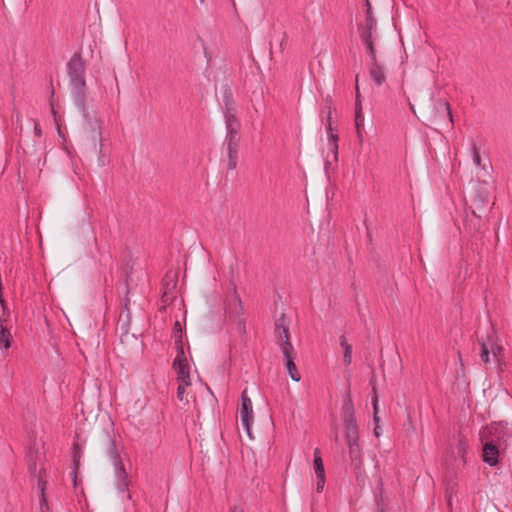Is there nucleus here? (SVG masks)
Returning a JSON list of instances; mask_svg holds the SVG:
<instances>
[{"instance_id":"nucleus-1","label":"nucleus","mask_w":512,"mask_h":512,"mask_svg":"<svg viewBox=\"0 0 512 512\" xmlns=\"http://www.w3.org/2000/svg\"><path fill=\"white\" fill-rule=\"evenodd\" d=\"M365 21L357 25L359 37L365 48L369 63V76L377 85L381 86L386 82V74L383 65L377 60L375 45L379 40L377 20L373 16L372 8L368 0H366Z\"/></svg>"},{"instance_id":"nucleus-2","label":"nucleus","mask_w":512,"mask_h":512,"mask_svg":"<svg viewBox=\"0 0 512 512\" xmlns=\"http://www.w3.org/2000/svg\"><path fill=\"white\" fill-rule=\"evenodd\" d=\"M223 115L225 119V144L228 153V168L234 170L238 163L239 129L240 123L235 115V103L232 94L225 91L223 94Z\"/></svg>"},{"instance_id":"nucleus-3","label":"nucleus","mask_w":512,"mask_h":512,"mask_svg":"<svg viewBox=\"0 0 512 512\" xmlns=\"http://www.w3.org/2000/svg\"><path fill=\"white\" fill-rule=\"evenodd\" d=\"M72 102L78 112L86 117L85 66L80 54L75 53L66 64Z\"/></svg>"},{"instance_id":"nucleus-4","label":"nucleus","mask_w":512,"mask_h":512,"mask_svg":"<svg viewBox=\"0 0 512 512\" xmlns=\"http://www.w3.org/2000/svg\"><path fill=\"white\" fill-rule=\"evenodd\" d=\"M108 456L113 467V483L116 491L123 495V498L131 500L132 497L128 493L130 486V478L124 466L120 453L117 450L114 441H111L108 446Z\"/></svg>"},{"instance_id":"nucleus-5","label":"nucleus","mask_w":512,"mask_h":512,"mask_svg":"<svg viewBox=\"0 0 512 512\" xmlns=\"http://www.w3.org/2000/svg\"><path fill=\"white\" fill-rule=\"evenodd\" d=\"M85 119L84 125V137L89 143L92 150H101L103 148V136H102V122L98 118H88L82 115Z\"/></svg>"},{"instance_id":"nucleus-6","label":"nucleus","mask_w":512,"mask_h":512,"mask_svg":"<svg viewBox=\"0 0 512 512\" xmlns=\"http://www.w3.org/2000/svg\"><path fill=\"white\" fill-rule=\"evenodd\" d=\"M241 425L249 438H252L251 425L254 420L253 404L246 390L241 393V406L239 407Z\"/></svg>"},{"instance_id":"nucleus-7","label":"nucleus","mask_w":512,"mask_h":512,"mask_svg":"<svg viewBox=\"0 0 512 512\" xmlns=\"http://www.w3.org/2000/svg\"><path fill=\"white\" fill-rule=\"evenodd\" d=\"M173 368L177 373V380L185 385H190V373L187 358L182 345H178L177 354L173 361Z\"/></svg>"},{"instance_id":"nucleus-8","label":"nucleus","mask_w":512,"mask_h":512,"mask_svg":"<svg viewBox=\"0 0 512 512\" xmlns=\"http://www.w3.org/2000/svg\"><path fill=\"white\" fill-rule=\"evenodd\" d=\"M345 440L351 461L360 464L362 459V449L359 444L358 427L345 429Z\"/></svg>"},{"instance_id":"nucleus-9","label":"nucleus","mask_w":512,"mask_h":512,"mask_svg":"<svg viewBox=\"0 0 512 512\" xmlns=\"http://www.w3.org/2000/svg\"><path fill=\"white\" fill-rule=\"evenodd\" d=\"M277 343L284 359L294 358V348L289 341L288 329L282 323H276Z\"/></svg>"},{"instance_id":"nucleus-10","label":"nucleus","mask_w":512,"mask_h":512,"mask_svg":"<svg viewBox=\"0 0 512 512\" xmlns=\"http://www.w3.org/2000/svg\"><path fill=\"white\" fill-rule=\"evenodd\" d=\"M342 414H343V422H344L345 429L358 427L356 418H355L354 405H353V401H352L349 389L343 396Z\"/></svg>"},{"instance_id":"nucleus-11","label":"nucleus","mask_w":512,"mask_h":512,"mask_svg":"<svg viewBox=\"0 0 512 512\" xmlns=\"http://www.w3.org/2000/svg\"><path fill=\"white\" fill-rule=\"evenodd\" d=\"M313 464L316 475V491L320 493L324 490L326 478L323 461L321 458L320 450L318 448L314 450Z\"/></svg>"},{"instance_id":"nucleus-12","label":"nucleus","mask_w":512,"mask_h":512,"mask_svg":"<svg viewBox=\"0 0 512 512\" xmlns=\"http://www.w3.org/2000/svg\"><path fill=\"white\" fill-rule=\"evenodd\" d=\"M481 354H480V357L482 359V361L484 363H489L490 362V355H492L493 357V360L495 362H499L500 361V355H501V352H502V347L495 343V342H488V343H485V342H481Z\"/></svg>"},{"instance_id":"nucleus-13","label":"nucleus","mask_w":512,"mask_h":512,"mask_svg":"<svg viewBox=\"0 0 512 512\" xmlns=\"http://www.w3.org/2000/svg\"><path fill=\"white\" fill-rule=\"evenodd\" d=\"M499 450L495 444L488 442L483 449V461L493 467L498 463Z\"/></svg>"},{"instance_id":"nucleus-14","label":"nucleus","mask_w":512,"mask_h":512,"mask_svg":"<svg viewBox=\"0 0 512 512\" xmlns=\"http://www.w3.org/2000/svg\"><path fill=\"white\" fill-rule=\"evenodd\" d=\"M327 133H328V146L331 150L333 161H337L338 159V136L337 134L332 132V126L331 123L327 126Z\"/></svg>"},{"instance_id":"nucleus-15","label":"nucleus","mask_w":512,"mask_h":512,"mask_svg":"<svg viewBox=\"0 0 512 512\" xmlns=\"http://www.w3.org/2000/svg\"><path fill=\"white\" fill-rule=\"evenodd\" d=\"M242 310L241 300L237 295H234L232 301L225 307V312L230 316H237L241 314Z\"/></svg>"},{"instance_id":"nucleus-16","label":"nucleus","mask_w":512,"mask_h":512,"mask_svg":"<svg viewBox=\"0 0 512 512\" xmlns=\"http://www.w3.org/2000/svg\"><path fill=\"white\" fill-rule=\"evenodd\" d=\"M283 361H284L285 369H286L288 375L290 376V378L295 382H299L301 380V375L299 374L297 367L294 363V358L284 359Z\"/></svg>"},{"instance_id":"nucleus-17","label":"nucleus","mask_w":512,"mask_h":512,"mask_svg":"<svg viewBox=\"0 0 512 512\" xmlns=\"http://www.w3.org/2000/svg\"><path fill=\"white\" fill-rule=\"evenodd\" d=\"M373 396H372V405H373V410H374V416H373V420L374 422L376 423V426H375V429H374V434L376 437H379L381 435V428L380 426L378 425L380 419L378 417V396L376 394V391H375V388H373Z\"/></svg>"},{"instance_id":"nucleus-18","label":"nucleus","mask_w":512,"mask_h":512,"mask_svg":"<svg viewBox=\"0 0 512 512\" xmlns=\"http://www.w3.org/2000/svg\"><path fill=\"white\" fill-rule=\"evenodd\" d=\"M341 346L343 347L344 349V353H343V363L346 365V366H349L352 362V347L350 344H348L344 338H341V342H340Z\"/></svg>"},{"instance_id":"nucleus-19","label":"nucleus","mask_w":512,"mask_h":512,"mask_svg":"<svg viewBox=\"0 0 512 512\" xmlns=\"http://www.w3.org/2000/svg\"><path fill=\"white\" fill-rule=\"evenodd\" d=\"M356 101H355V115H363L362 114V104L360 100V91H359V85H358V76H356Z\"/></svg>"},{"instance_id":"nucleus-20","label":"nucleus","mask_w":512,"mask_h":512,"mask_svg":"<svg viewBox=\"0 0 512 512\" xmlns=\"http://www.w3.org/2000/svg\"><path fill=\"white\" fill-rule=\"evenodd\" d=\"M189 385H185V383L179 382L178 388H177V399L180 402L184 401V394H185V388Z\"/></svg>"},{"instance_id":"nucleus-21","label":"nucleus","mask_w":512,"mask_h":512,"mask_svg":"<svg viewBox=\"0 0 512 512\" xmlns=\"http://www.w3.org/2000/svg\"><path fill=\"white\" fill-rule=\"evenodd\" d=\"M364 124V116L363 115H355V125L357 129L358 137L361 138L360 128Z\"/></svg>"},{"instance_id":"nucleus-22","label":"nucleus","mask_w":512,"mask_h":512,"mask_svg":"<svg viewBox=\"0 0 512 512\" xmlns=\"http://www.w3.org/2000/svg\"><path fill=\"white\" fill-rule=\"evenodd\" d=\"M472 151H473V155H472V160H473V163L476 165V166H479L481 164V157L477 151V148H476V145L473 144L472 146Z\"/></svg>"},{"instance_id":"nucleus-23","label":"nucleus","mask_w":512,"mask_h":512,"mask_svg":"<svg viewBox=\"0 0 512 512\" xmlns=\"http://www.w3.org/2000/svg\"><path fill=\"white\" fill-rule=\"evenodd\" d=\"M93 151L98 155V159H97L98 165L100 167H104L107 164V162H106L104 154H103V148L101 150H93Z\"/></svg>"},{"instance_id":"nucleus-24","label":"nucleus","mask_w":512,"mask_h":512,"mask_svg":"<svg viewBox=\"0 0 512 512\" xmlns=\"http://www.w3.org/2000/svg\"><path fill=\"white\" fill-rule=\"evenodd\" d=\"M74 448H75V452H74V456H73V462H74V465L76 466L81 455H80V451H79V445L77 443L74 444Z\"/></svg>"},{"instance_id":"nucleus-25","label":"nucleus","mask_w":512,"mask_h":512,"mask_svg":"<svg viewBox=\"0 0 512 512\" xmlns=\"http://www.w3.org/2000/svg\"><path fill=\"white\" fill-rule=\"evenodd\" d=\"M34 134L37 137L41 136V129L39 128V125L37 123H35V125H34Z\"/></svg>"},{"instance_id":"nucleus-26","label":"nucleus","mask_w":512,"mask_h":512,"mask_svg":"<svg viewBox=\"0 0 512 512\" xmlns=\"http://www.w3.org/2000/svg\"><path fill=\"white\" fill-rule=\"evenodd\" d=\"M29 469H30V471H31L33 474H36V470H37L36 463H35V462H33V463L29 464Z\"/></svg>"},{"instance_id":"nucleus-27","label":"nucleus","mask_w":512,"mask_h":512,"mask_svg":"<svg viewBox=\"0 0 512 512\" xmlns=\"http://www.w3.org/2000/svg\"><path fill=\"white\" fill-rule=\"evenodd\" d=\"M41 493H42V501H41V504L43 503L46 507H47V504H46V499L44 497V488L41 487Z\"/></svg>"},{"instance_id":"nucleus-28","label":"nucleus","mask_w":512,"mask_h":512,"mask_svg":"<svg viewBox=\"0 0 512 512\" xmlns=\"http://www.w3.org/2000/svg\"><path fill=\"white\" fill-rule=\"evenodd\" d=\"M232 512H242V510H240L239 508H234Z\"/></svg>"},{"instance_id":"nucleus-29","label":"nucleus","mask_w":512,"mask_h":512,"mask_svg":"<svg viewBox=\"0 0 512 512\" xmlns=\"http://www.w3.org/2000/svg\"><path fill=\"white\" fill-rule=\"evenodd\" d=\"M175 327H176V329H180V324H179V322H176V323H175Z\"/></svg>"},{"instance_id":"nucleus-30","label":"nucleus","mask_w":512,"mask_h":512,"mask_svg":"<svg viewBox=\"0 0 512 512\" xmlns=\"http://www.w3.org/2000/svg\"><path fill=\"white\" fill-rule=\"evenodd\" d=\"M459 452H463V447L462 446L459 447Z\"/></svg>"},{"instance_id":"nucleus-31","label":"nucleus","mask_w":512,"mask_h":512,"mask_svg":"<svg viewBox=\"0 0 512 512\" xmlns=\"http://www.w3.org/2000/svg\"><path fill=\"white\" fill-rule=\"evenodd\" d=\"M74 479L76 480V471H73Z\"/></svg>"}]
</instances>
